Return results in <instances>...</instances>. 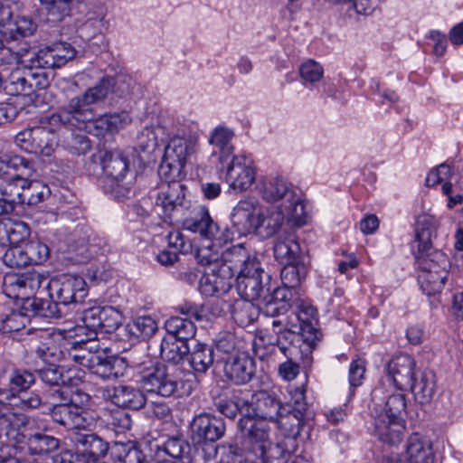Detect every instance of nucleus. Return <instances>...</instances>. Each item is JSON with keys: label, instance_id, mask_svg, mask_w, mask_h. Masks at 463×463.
Returning <instances> with one entry per match:
<instances>
[{"label": "nucleus", "instance_id": "obj_1", "mask_svg": "<svg viewBox=\"0 0 463 463\" xmlns=\"http://www.w3.org/2000/svg\"><path fill=\"white\" fill-rule=\"evenodd\" d=\"M114 87V78L103 77L95 86L70 99L57 113L41 117L37 125L18 132L15 145L28 153L51 156L58 146L55 131L61 127L83 128L96 116L93 106L103 102Z\"/></svg>", "mask_w": 463, "mask_h": 463}, {"label": "nucleus", "instance_id": "obj_2", "mask_svg": "<svg viewBox=\"0 0 463 463\" xmlns=\"http://www.w3.org/2000/svg\"><path fill=\"white\" fill-rule=\"evenodd\" d=\"M182 225L184 229L211 241V244L199 249L196 255L198 262L206 266L199 282L202 294L211 297L228 293L235 275L230 271L229 268L222 265L219 252L212 251L211 248L222 247L232 239L233 233L227 227L222 229L211 217L205 206L194 208L191 215L184 219Z\"/></svg>", "mask_w": 463, "mask_h": 463}, {"label": "nucleus", "instance_id": "obj_3", "mask_svg": "<svg viewBox=\"0 0 463 463\" xmlns=\"http://www.w3.org/2000/svg\"><path fill=\"white\" fill-rule=\"evenodd\" d=\"M427 220L418 222L412 250L421 269L418 280L424 292L433 295L440 291L446 280V270L430 258L432 231L426 227Z\"/></svg>", "mask_w": 463, "mask_h": 463}, {"label": "nucleus", "instance_id": "obj_4", "mask_svg": "<svg viewBox=\"0 0 463 463\" xmlns=\"http://www.w3.org/2000/svg\"><path fill=\"white\" fill-rule=\"evenodd\" d=\"M406 398L402 392L392 393L387 397L384 411L374 416V432L378 439L385 443L396 444L403 432L406 414Z\"/></svg>", "mask_w": 463, "mask_h": 463}, {"label": "nucleus", "instance_id": "obj_5", "mask_svg": "<svg viewBox=\"0 0 463 463\" xmlns=\"http://www.w3.org/2000/svg\"><path fill=\"white\" fill-rule=\"evenodd\" d=\"M264 270L260 263L257 270H249L236 276L235 286L241 299L232 306V316H239L241 318H254L257 312V306L253 301L258 300L264 290L262 276Z\"/></svg>", "mask_w": 463, "mask_h": 463}, {"label": "nucleus", "instance_id": "obj_6", "mask_svg": "<svg viewBox=\"0 0 463 463\" xmlns=\"http://www.w3.org/2000/svg\"><path fill=\"white\" fill-rule=\"evenodd\" d=\"M242 446L257 458L264 459L270 446V428L268 422L246 413L238 421Z\"/></svg>", "mask_w": 463, "mask_h": 463}, {"label": "nucleus", "instance_id": "obj_7", "mask_svg": "<svg viewBox=\"0 0 463 463\" xmlns=\"http://www.w3.org/2000/svg\"><path fill=\"white\" fill-rule=\"evenodd\" d=\"M47 277L43 274L32 271L23 274L6 273L3 278V293L9 298L24 301V305H29L30 297L39 290Z\"/></svg>", "mask_w": 463, "mask_h": 463}, {"label": "nucleus", "instance_id": "obj_8", "mask_svg": "<svg viewBox=\"0 0 463 463\" xmlns=\"http://www.w3.org/2000/svg\"><path fill=\"white\" fill-rule=\"evenodd\" d=\"M191 430L194 445L204 456L205 448L210 447V443L216 444L215 442L224 435L226 426L222 418L204 413L194 418Z\"/></svg>", "mask_w": 463, "mask_h": 463}, {"label": "nucleus", "instance_id": "obj_9", "mask_svg": "<svg viewBox=\"0 0 463 463\" xmlns=\"http://www.w3.org/2000/svg\"><path fill=\"white\" fill-rule=\"evenodd\" d=\"M220 169H225L226 181L230 187L235 191L243 192L248 190L256 178L255 168L252 160L246 156H234Z\"/></svg>", "mask_w": 463, "mask_h": 463}, {"label": "nucleus", "instance_id": "obj_10", "mask_svg": "<svg viewBox=\"0 0 463 463\" xmlns=\"http://www.w3.org/2000/svg\"><path fill=\"white\" fill-rule=\"evenodd\" d=\"M293 400V403L286 402V405L290 406V410L283 411L276 423L286 437L297 439L305 425L307 411L304 391L297 390Z\"/></svg>", "mask_w": 463, "mask_h": 463}, {"label": "nucleus", "instance_id": "obj_11", "mask_svg": "<svg viewBox=\"0 0 463 463\" xmlns=\"http://www.w3.org/2000/svg\"><path fill=\"white\" fill-rule=\"evenodd\" d=\"M43 287L49 290L52 298L55 296L65 306L80 301L86 296V282L80 277L65 276L61 280L47 278Z\"/></svg>", "mask_w": 463, "mask_h": 463}, {"label": "nucleus", "instance_id": "obj_12", "mask_svg": "<svg viewBox=\"0 0 463 463\" xmlns=\"http://www.w3.org/2000/svg\"><path fill=\"white\" fill-rule=\"evenodd\" d=\"M196 141L190 137H174L165 148L160 171L168 167L170 171L179 174L186 160L195 152Z\"/></svg>", "mask_w": 463, "mask_h": 463}, {"label": "nucleus", "instance_id": "obj_13", "mask_svg": "<svg viewBox=\"0 0 463 463\" xmlns=\"http://www.w3.org/2000/svg\"><path fill=\"white\" fill-rule=\"evenodd\" d=\"M251 410L252 417L261 419L266 422H277L283 411H289L290 406L282 404L275 396L266 391H259L248 400L247 413Z\"/></svg>", "mask_w": 463, "mask_h": 463}, {"label": "nucleus", "instance_id": "obj_14", "mask_svg": "<svg viewBox=\"0 0 463 463\" xmlns=\"http://www.w3.org/2000/svg\"><path fill=\"white\" fill-rule=\"evenodd\" d=\"M102 397L114 405L138 411L145 407L146 398L144 392L132 385L118 384L102 389Z\"/></svg>", "mask_w": 463, "mask_h": 463}, {"label": "nucleus", "instance_id": "obj_15", "mask_svg": "<svg viewBox=\"0 0 463 463\" xmlns=\"http://www.w3.org/2000/svg\"><path fill=\"white\" fill-rule=\"evenodd\" d=\"M140 383L147 392L156 393L162 397H170L177 391L178 382L169 373L165 364H156L147 373L142 375Z\"/></svg>", "mask_w": 463, "mask_h": 463}, {"label": "nucleus", "instance_id": "obj_16", "mask_svg": "<svg viewBox=\"0 0 463 463\" xmlns=\"http://www.w3.org/2000/svg\"><path fill=\"white\" fill-rule=\"evenodd\" d=\"M260 204L253 198L241 200L233 208L231 220L233 228L240 235H246L258 228L260 224Z\"/></svg>", "mask_w": 463, "mask_h": 463}, {"label": "nucleus", "instance_id": "obj_17", "mask_svg": "<svg viewBox=\"0 0 463 463\" xmlns=\"http://www.w3.org/2000/svg\"><path fill=\"white\" fill-rule=\"evenodd\" d=\"M50 415L54 422L67 430H85L90 424L88 411L72 402L53 405Z\"/></svg>", "mask_w": 463, "mask_h": 463}, {"label": "nucleus", "instance_id": "obj_18", "mask_svg": "<svg viewBox=\"0 0 463 463\" xmlns=\"http://www.w3.org/2000/svg\"><path fill=\"white\" fill-rule=\"evenodd\" d=\"M220 262L224 268H229L233 275H240L249 270H257L259 260L251 255L244 244L239 243L227 248L221 253Z\"/></svg>", "mask_w": 463, "mask_h": 463}, {"label": "nucleus", "instance_id": "obj_19", "mask_svg": "<svg viewBox=\"0 0 463 463\" xmlns=\"http://www.w3.org/2000/svg\"><path fill=\"white\" fill-rule=\"evenodd\" d=\"M414 359L406 354L394 356L387 364L390 380L399 390H407L420 370H416Z\"/></svg>", "mask_w": 463, "mask_h": 463}, {"label": "nucleus", "instance_id": "obj_20", "mask_svg": "<svg viewBox=\"0 0 463 463\" xmlns=\"http://www.w3.org/2000/svg\"><path fill=\"white\" fill-rule=\"evenodd\" d=\"M15 45H21L15 52L24 67H35L43 70L59 68L52 46L35 51L24 39L16 42Z\"/></svg>", "mask_w": 463, "mask_h": 463}, {"label": "nucleus", "instance_id": "obj_21", "mask_svg": "<svg viewBox=\"0 0 463 463\" xmlns=\"http://www.w3.org/2000/svg\"><path fill=\"white\" fill-rule=\"evenodd\" d=\"M220 367L226 378L235 384L249 383L253 378L256 370L254 359L245 352L236 354Z\"/></svg>", "mask_w": 463, "mask_h": 463}, {"label": "nucleus", "instance_id": "obj_22", "mask_svg": "<svg viewBox=\"0 0 463 463\" xmlns=\"http://www.w3.org/2000/svg\"><path fill=\"white\" fill-rule=\"evenodd\" d=\"M184 191V185L178 181H171L161 185L156 204L162 207L167 217L171 218L173 213L187 207Z\"/></svg>", "mask_w": 463, "mask_h": 463}, {"label": "nucleus", "instance_id": "obj_23", "mask_svg": "<svg viewBox=\"0 0 463 463\" xmlns=\"http://www.w3.org/2000/svg\"><path fill=\"white\" fill-rule=\"evenodd\" d=\"M11 23L15 25L12 28L10 36L8 34L5 35L4 32L2 33L3 30L0 29V50H2L5 44H10V49L14 48L16 42L32 36L37 29V24L33 19L26 15H14L13 14L7 21L2 24L5 26L6 24Z\"/></svg>", "mask_w": 463, "mask_h": 463}, {"label": "nucleus", "instance_id": "obj_24", "mask_svg": "<svg viewBox=\"0 0 463 463\" xmlns=\"http://www.w3.org/2000/svg\"><path fill=\"white\" fill-rule=\"evenodd\" d=\"M248 450L241 445L235 442H222L221 444L210 443L205 448L204 460H211L218 458L217 463H250L246 457Z\"/></svg>", "mask_w": 463, "mask_h": 463}, {"label": "nucleus", "instance_id": "obj_25", "mask_svg": "<svg viewBox=\"0 0 463 463\" xmlns=\"http://www.w3.org/2000/svg\"><path fill=\"white\" fill-rule=\"evenodd\" d=\"M19 174H14L0 183V195L8 200V203L15 208L16 204L24 203V189L28 184V178L33 175V169L30 175H26L25 170L22 167L17 169Z\"/></svg>", "mask_w": 463, "mask_h": 463}, {"label": "nucleus", "instance_id": "obj_26", "mask_svg": "<svg viewBox=\"0 0 463 463\" xmlns=\"http://www.w3.org/2000/svg\"><path fill=\"white\" fill-rule=\"evenodd\" d=\"M233 132L224 127L215 128L209 137V144L212 146V157L215 158L220 165L231 159L234 147L232 144Z\"/></svg>", "mask_w": 463, "mask_h": 463}, {"label": "nucleus", "instance_id": "obj_27", "mask_svg": "<svg viewBox=\"0 0 463 463\" xmlns=\"http://www.w3.org/2000/svg\"><path fill=\"white\" fill-rule=\"evenodd\" d=\"M76 370L49 363L35 370L41 381L49 386H72L76 384Z\"/></svg>", "mask_w": 463, "mask_h": 463}, {"label": "nucleus", "instance_id": "obj_28", "mask_svg": "<svg viewBox=\"0 0 463 463\" xmlns=\"http://www.w3.org/2000/svg\"><path fill=\"white\" fill-rule=\"evenodd\" d=\"M408 463H434L432 443L419 433L411 434L406 443Z\"/></svg>", "mask_w": 463, "mask_h": 463}, {"label": "nucleus", "instance_id": "obj_29", "mask_svg": "<svg viewBox=\"0 0 463 463\" xmlns=\"http://www.w3.org/2000/svg\"><path fill=\"white\" fill-rule=\"evenodd\" d=\"M102 169L109 179L121 180L128 171L129 161L120 150H105L99 156Z\"/></svg>", "mask_w": 463, "mask_h": 463}, {"label": "nucleus", "instance_id": "obj_30", "mask_svg": "<svg viewBox=\"0 0 463 463\" xmlns=\"http://www.w3.org/2000/svg\"><path fill=\"white\" fill-rule=\"evenodd\" d=\"M290 291L286 288H277L268 299H264L257 305L255 317L262 314L265 317H278L284 315L290 307Z\"/></svg>", "mask_w": 463, "mask_h": 463}, {"label": "nucleus", "instance_id": "obj_31", "mask_svg": "<svg viewBox=\"0 0 463 463\" xmlns=\"http://www.w3.org/2000/svg\"><path fill=\"white\" fill-rule=\"evenodd\" d=\"M90 369L102 379L118 378L123 374L125 362L118 356L108 355L105 353L96 354L92 357Z\"/></svg>", "mask_w": 463, "mask_h": 463}, {"label": "nucleus", "instance_id": "obj_32", "mask_svg": "<svg viewBox=\"0 0 463 463\" xmlns=\"http://www.w3.org/2000/svg\"><path fill=\"white\" fill-rule=\"evenodd\" d=\"M408 389L420 404L429 403L436 392V375L431 370L419 371Z\"/></svg>", "mask_w": 463, "mask_h": 463}, {"label": "nucleus", "instance_id": "obj_33", "mask_svg": "<svg viewBox=\"0 0 463 463\" xmlns=\"http://www.w3.org/2000/svg\"><path fill=\"white\" fill-rule=\"evenodd\" d=\"M72 442L78 450L76 453L96 458L105 457L109 449V443L96 433L76 432Z\"/></svg>", "mask_w": 463, "mask_h": 463}, {"label": "nucleus", "instance_id": "obj_34", "mask_svg": "<svg viewBox=\"0 0 463 463\" xmlns=\"http://www.w3.org/2000/svg\"><path fill=\"white\" fill-rule=\"evenodd\" d=\"M262 198L268 203H276L281 201L285 203L288 200L294 198L295 191L287 182L281 178H273L263 182L259 186Z\"/></svg>", "mask_w": 463, "mask_h": 463}, {"label": "nucleus", "instance_id": "obj_35", "mask_svg": "<svg viewBox=\"0 0 463 463\" xmlns=\"http://www.w3.org/2000/svg\"><path fill=\"white\" fill-rule=\"evenodd\" d=\"M1 398L3 401H0V403H6L24 411L39 409L44 404L40 393L34 391H23L16 394L5 391Z\"/></svg>", "mask_w": 463, "mask_h": 463}, {"label": "nucleus", "instance_id": "obj_36", "mask_svg": "<svg viewBox=\"0 0 463 463\" xmlns=\"http://www.w3.org/2000/svg\"><path fill=\"white\" fill-rule=\"evenodd\" d=\"M61 440L54 436L43 432L31 434L26 439L27 451L33 456H49L56 451Z\"/></svg>", "mask_w": 463, "mask_h": 463}, {"label": "nucleus", "instance_id": "obj_37", "mask_svg": "<svg viewBox=\"0 0 463 463\" xmlns=\"http://www.w3.org/2000/svg\"><path fill=\"white\" fill-rule=\"evenodd\" d=\"M28 423L24 414L0 411V439L18 441L20 430Z\"/></svg>", "mask_w": 463, "mask_h": 463}, {"label": "nucleus", "instance_id": "obj_38", "mask_svg": "<svg viewBox=\"0 0 463 463\" xmlns=\"http://www.w3.org/2000/svg\"><path fill=\"white\" fill-rule=\"evenodd\" d=\"M131 122V118L127 111L119 113L106 114L92 121L97 136L106 133L114 134L118 132Z\"/></svg>", "mask_w": 463, "mask_h": 463}, {"label": "nucleus", "instance_id": "obj_39", "mask_svg": "<svg viewBox=\"0 0 463 463\" xmlns=\"http://www.w3.org/2000/svg\"><path fill=\"white\" fill-rule=\"evenodd\" d=\"M158 329L156 320H128L120 326L119 337L131 339H146L151 337Z\"/></svg>", "mask_w": 463, "mask_h": 463}, {"label": "nucleus", "instance_id": "obj_40", "mask_svg": "<svg viewBox=\"0 0 463 463\" xmlns=\"http://www.w3.org/2000/svg\"><path fill=\"white\" fill-rule=\"evenodd\" d=\"M187 357L191 367L196 373H205L212 365L216 366L213 348L206 344L197 343Z\"/></svg>", "mask_w": 463, "mask_h": 463}, {"label": "nucleus", "instance_id": "obj_41", "mask_svg": "<svg viewBox=\"0 0 463 463\" xmlns=\"http://www.w3.org/2000/svg\"><path fill=\"white\" fill-rule=\"evenodd\" d=\"M190 348L187 344L171 337H164L160 345V356L163 361L177 365L188 356Z\"/></svg>", "mask_w": 463, "mask_h": 463}, {"label": "nucleus", "instance_id": "obj_42", "mask_svg": "<svg viewBox=\"0 0 463 463\" xmlns=\"http://www.w3.org/2000/svg\"><path fill=\"white\" fill-rule=\"evenodd\" d=\"M274 256L281 264L300 259V246L293 235L279 237L273 247Z\"/></svg>", "mask_w": 463, "mask_h": 463}, {"label": "nucleus", "instance_id": "obj_43", "mask_svg": "<svg viewBox=\"0 0 463 463\" xmlns=\"http://www.w3.org/2000/svg\"><path fill=\"white\" fill-rule=\"evenodd\" d=\"M298 321V325H292L288 331L298 335L305 344L314 348L323 336L320 328L317 326L318 320H314L315 323H313V320Z\"/></svg>", "mask_w": 463, "mask_h": 463}, {"label": "nucleus", "instance_id": "obj_44", "mask_svg": "<svg viewBox=\"0 0 463 463\" xmlns=\"http://www.w3.org/2000/svg\"><path fill=\"white\" fill-rule=\"evenodd\" d=\"M81 324L60 330V334L64 338L76 339L72 344L73 346H83L88 340H95L98 337V329L94 324L87 325L86 320H80Z\"/></svg>", "mask_w": 463, "mask_h": 463}, {"label": "nucleus", "instance_id": "obj_45", "mask_svg": "<svg viewBox=\"0 0 463 463\" xmlns=\"http://www.w3.org/2000/svg\"><path fill=\"white\" fill-rule=\"evenodd\" d=\"M284 267L280 272L282 288L289 290V288H297L305 279L307 269L300 260L295 262L283 263Z\"/></svg>", "mask_w": 463, "mask_h": 463}, {"label": "nucleus", "instance_id": "obj_46", "mask_svg": "<svg viewBox=\"0 0 463 463\" xmlns=\"http://www.w3.org/2000/svg\"><path fill=\"white\" fill-rule=\"evenodd\" d=\"M165 328L167 337L187 344L196 334V326L193 320H165Z\"/></svg>", "mask_w": 463, "mask_h": 463}, {"label": "nucleus", "instance_id": "obj_47", "mask_svg": "<svg viewBox=\"0 0 463 463\" xmlns=\"http://www.w3.org/2000/svg\"><path fill=\"white\" fill-rule=\"evenodd\" d=\"M283 222L284 212L280 211L279 208L278 211L271 212L266 216L261 212V209H260V224L255 229V232L264 238H269L279 231Z\"/></svg>", "mask_w": 463, "mask_h": 463}, {"label": "nucleus", "instance_id": "obj_48", "mask_svg": "<svg viewBox=\"0 0 463 463\" xmlns=\"http://www.w3.org/2000/svg\"><path fill=\"white\" fill-rule=\"evenodd\" d=\"M0 232H4L12 247L19 244L29 238L31 231L24 222L7 221L0 223Z\"/></svg>", "mask_w": 463, "mask_h": 463}, {"label": "nucleus", "instance_id": "obj_49", "mask_svg": "<svg viewBox=\"0 0 463 463\" xmlns=\"http://www.w3.org/2000/svg\"><path fill=\"white\" fill-rule=\"evenodd\" d=\"M164 450L170 457L179 459L182 463H192L191 446L183 438H169L164 444Z\"/></svg>", "mask_w": 463, "mask_h": 463}, {"label": "nucleus", "instance_id": "obj_50", "mask_svg": "<svg viewBox=\"0 0 463 463\" xmlns=\"http://www.w3.org/2000/svg\"><path fill=\"white\" fill-rule=\"evenodd\" d=\"M240 353L241 352L236 349L234 336L232 335L227 334L220 337L216 341L215 347L213 348L216 367H220Z\"/></svg>", "mask_w": 463, "mask_h": 463}, {"label": "nucleus", "instance_id": "obj_51", "mask_svg": "<svg viewBox=\"0 0 463 463\" xmlns=\"http://www.w3.org/2000/svg\"><path fill=\"white\" fill-rule=\"evenodd\" d=\"M29 68L21 71L15 70L11 72L9 77L5 80V88L12 95H31L30 83H29Z\"/></svg>", "mask_w": 463, "mask_h": 463}, {"label": "nucleus", "instance_id": "obj_52", "mask_svg": "<svg viewBox=\"0 0 463 463\" xmlns=\"http://www.w3.org/2000/svg\"><path fill=\"white\" fill-rule=\"evenodd\" d=\"M75 0H40V4L46 11L49 19L52 22L62 21L69 16Z\"/></svg>", "mask_w": 463, "mask_h": 463}, {"label": "nucleus", "instance_id": "obj_53", "mask_svg": "<svg viewBox=\"0 0 463 463\" xmlns=\"http://www.w3.org/2000/svg\"><path fill=\"white\" fill-rule=\"evenodd\" d=\"M279 207L280 211L284 212V219L288 218L298 226L306 222L307 214L305 205L296 193H294V198L292 200H288L285 203H280Z\"/></svg>", "mask_w": 463, "mask_h": 463}, {"label": "nucleus", "instance_id": "obj_54", "mask_svg": "<svg viewBox=\"0 0 463 463\" xmlns=\"http://www.w3.org/2000/svg\"><path fill=\"white\" fill-rule=\"evenodd\" d=\"M33 307V314L29 315L26 313H19L20 316L24 317H35L38 318H60L61 314L58 308V303L48 300L33 299L28 305Z\"/></svg>", "mask_w": 463, "mask_h": 463}, {"label": "nucleus", "instance_id": "obj_55", "mask_svg": "<svg viewBox=\"0 0 463 463\" xmlns=\"http://www.w3.org/2000/svg\"><path fill=\"white\" fill-rule=\"evenodd\" d=\"M175 309L181 315L189 317L190 318H210L211 316H220L214 312L215 307L210 304L197 305L191 302H185L175 307Z\"/></svg>", "mask_w": 463, "mask_h": 463}, {"label": "nucleus", "instance_id": "obj_56", "mask_svg": "<svg viewBox=\"0 0 463 463\" xmlns=\"http://www.w3.org/2000/svg\"><path fill=\"white\" fill-rule=\"evenodd\" d=\"M216 410L225 417L234 419L242 408H248V400L233 396L232 398H222L214 403Z\"/></svg>", "mask_w": 463, "mask_h": 463}, {"label": "nucleus", "instance_id": "obj_57", "mask_svg": "<svg viewBox=\"0 0 463 463\" xmlns=\"http://www.w3.org/2000/svg\"><path fill=\"white\" fill-rule=\"evenodd\" d=\"M36 331L35 328H26L23 320H0V334L13 339L22 340L24 335H28Z\"/></svg>", "mask_w": 463, "mask_h": 463}, {"label": "nucleus", "instance_id": "obj_58", "mask_svg": "<svg viewBox=\"0 0 463 463\" xmlns=\"http://www.w3.org/2000/svg\"><path fill=\"white\" fill-rule=\"evenodd\" d=\"M63 146L71 154L80 156L87 154L90 150L91 144L85 134L71 132L70 136L66 137L63 140Z\"/></svg>", "mask_w": 463, "mask_h": 463}, {"label": "nucleus", "instance_id": "obj_59", "mask_svg": "<svg viewBox=\"0 0 463 463\" xmlns=\"http://www.w3.org/2000/svg\"><path fill=\"white\" fill-rule=\"evenodd\" d=\"M103 27L104 21L102 16L89 17L79 29L80 36L86 41H90L94 38L102 40L101 31Z\"/></svg>", "mask_w": 463, "mask_h": 463}, {"label": "nucleus", "instance_id": "obj_60", "mask_svg": "<svg viewBox=\"0 0 463 463\" xmlns=\"http://www.w3.org/2000/svg\"><path fill=\"white\" fill-rule=\"evenodd\" d=\"M49 194L47 186L38 181H30L24 189V203L29 205H35L43 202L45 196Z\"/></svg>", "mask_w": 463, "mask_h": 463}, {"label": "nucleus", "instance_id": "obj_61", "mask_svg": "<svg viewBox=\"0 0 463 463\" xmlns=\"http://www.w3.org/2000/svg\"><path fill=\"white\" fill-rule=\"evenodd\" d=\"M22 167L25 170L27 176L32 173L31 162L22 156H15L14 157L0 156V178L5 179L8 175V169H19Z\"/></svg>", "mask_w": 463, "mask_h": 463}, {"label": "nucleus", "instance_id": "obj_62", "mask_svg": "<svg viewBox=\"0 0 463 463\" xmlns=\"http://www.w3.org/2000/svg\"><path fill=\"white\" fill-rule=\"evenodd\" d=\"M26 253L27 250L25 246L24 249L19 246H14L5 251L4 260L10 267H24L32 263L30 256Z\"/></svg>", "mask_w": 463, "mask_h": 463}, {"label": "nucleus", "instance_id": "obj_63", "mask_svg": "<svg viewBox=\"0 0 463 463\" xmlns=\"http://www.w3.org/2000/svg\"><path fill=\"white\" fill-rule=\"evenodd\" d=\"M280 350L287 357V360L279 364L278 369L279 374L286 381H292L299 373V364L289 357L291 353L288 347L282 346Z\"/></svg>", "mask_w": 463, "mask_h": 463}, {"label": "nucleus", "instance_id": "obj_64", "mask_svg": "<svg viewBox=\"0 0 463 463\" xmlns=\"http://www.w3.org/2000/svg\"><path fill=\"white\" fill-rule=\"evenodd\" d=\"M29 68V83L31 94L38 90H44L50 85L49 72L35 67Z\"/></svg>", "mask_w": 463, "mask_h": 463}]
</instances>
